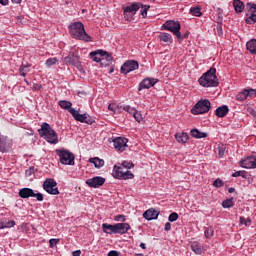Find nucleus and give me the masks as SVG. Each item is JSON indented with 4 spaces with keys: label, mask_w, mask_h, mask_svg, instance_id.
<instances>
[{
    "label": "nucleus",
    "mask_w": 256,
    "mask_h": 256,
    "mask_svg": "<svg viewBox=\"0 0 256 256\" xmlns=\"http://www.w3.org/2000/svg\"><path fill=\"white\" fill-rule=\"evenodd\" d=\"M233 7L236 13H243V9H245V4L241 0H234Z\"/></svg>",
    "instance_id": "31"
},
{
    "label": "nucleus",
    "mask_w": 256,
    "mask_h": 256,
    "mask_svg": "<svg viewBox=\"0 0 256 256\" xmlns=\"http://www.w3.org/2000/svg\"><path fill=\"white\" fill-rule=\"evenodd\" d=\"M191 249L196 255H201L203 253V245L199 242H193L191 244Z\"/></svg>",
    "instance_id": "29"
},
{
    "label": "nucleus",
    "mask_w": 256,
    "mask_h": 256,
    "mask_svg": "<svg viewBox=\"0 0 256 256\" xmlns=\"http://www.w3.org/2000/svg\"><path fill=\"white\" fill-rule=\"evenodd\" d=\"M224 184H225V183H224L223 180H221V179H216V180L213 182L214 187H217V188L223 187Z\"/></svg>",
    "instance_id": "50"
},
{
    "label": "nucleus",
    "mask_w": 256,
    "mask_h": 256,
    "mask_svg": "<svg viewBox=\"0 0 256 256\" xmlns=\"http://www.w3.org/2000/svg\"><path fill=\"white\" fill-rule=\"evenodd\" d=\"M89 163H93L94 167L96 169H101L105 165V160L99 158V157H94L89 159Z\"/></svg>",
    "instance_id": "26"
},
{
    "label": "nucleus",
    "mask_w": 256,
    "mask_h": 256,
    "mask_svg": "<svg viewBox=\"0 0 256 256\" xmlns=\"http://www.w3.org/2000/svg\"><path fill=\"white\" fill-rule=\"evenodd\" d=\"M56 64H57V58H48L45 63L47 67H53V65H56Z\"/></svg>",
    "instance_id": "44"
},
{
    "label": "nucleus",
    "mask_w": 256,
    "mask_h": 256,
    "mask_svg": "<svg viewBox=\"0 0 256 256\" xmlns=\"http://www.w3.org/2000/svg\"><path fill=\"white\" fill-rule=\"evenodd\" d=\"M165 231H171V223L167 222L164 226Z\"/></svg>",
    "instance_id": "56"
},
{
    "label": "nucleus",
    "mask_w": 256,
    "mask_h": 256,
    "mask_svg": "<svg viewBox=\"0 0 256 256\" xmlns=\"http://www.w3.org/2000/svg\"><path fill=\"white\" fill-rule=\"evenodd\" d=\"M143 217L144 219H147V221H153V219H157V217H159V212L154 209H148L144 212Z\"/></svg>",
    "instance_id": "21"
},
{
    "label": "nucleus",
    "mask_w": 256,
    "mask_h": 256,
    "mask_svg": "<svg viewBox=\"0 0 256 256\" xmlns=\"http://www.w3.org/2000/svg\"><path fill=\"white\" fill-rule=\"evenodd\" d=\"M72 256H81V250H76L72 253Z\"/></svg>",
    "instance_id": "57"
},
{
    "label": "nucleus",
    "mask_w": 256,
    "mask_h": 256,
    "mask_svg": "<svg viewBox=\"0 0 256 256\" xmlns=\"http://www.w3.org/2000/svg\"><path fill=\"white\" fill-rule=\"evenodd\" d=\"M240 167H243L244 169H255V156H249L240 161Z\"/></svg>",
    "instance_id": "17"
},
{
    "label": "nucleus",
    "mask_w": 256,
    "mask_h": 256,
    "mask_svg": "<svg viewBox=\"0 0 256 256\" xmlns=\"http://www.w3.org/2000/svg\"><path fill=\"white\" fill-rule=\"evenodd\" d=\"M0 5H9V0H0Z\"/></svg>",
    "instance_id": "58"
},
{
    "label": "nucleus",
    "mask_w": 256,
    "mask_h": 256,
    "mask_svg": "<svg viewBox=\"0 0 256 256\" xmlns=\"http://www.w3.org/2000/svg\"><path fill=\"white\" fill-rule=\"evenodd\" d=\"M246 95L248 97H256V90L255 89H246Z\"/></svg>",
    "instance_id": "49"
},
{
    "label": "nucleus",
    "mask_w": 256,
    "mask_h": 256,
    "mask_svg": "<svg viewBox=\"0 0 256 256\" xmlns=\"http://www.w3.org/2000/svg\"><path fill=\"white\" fill-rule=\"evenodd\" d=\"M228 113H229V106L227 105L220 106L215 110L216 117H220V118L227 117Z\"/></svg>",
    "instance_id": "23"
},
{
    "label": "nucleus",
    "mask_w": 256,
    "mask_h": 256,
    "mask_svg": "<svg viewBox=\"0 0 256 256\" xmlns=\"http://www.w3.org/2000/svg\"><path fill=\"white\" fill-rule=\"evenodd\" d=\"M198 81L202 87H217L219 85V78H217V69L211 67L199 78Z\"/></svg>",
    "instance_id": "3"
},
{
    "label": "nucleus",
    "mask_w": 256,
    "mask_h": 256,
    "mask_svg": "<svg viewBox=\"0 0 256 256\" xmlns=\"http://www.w3.org/2000/svg\"><path fill=\"white\" fill-rule=\"evenodd\" d=\"M15 227V220L2 221V229Z\"/></svg>",
    "instance_id": "37"
},
{
    "label": "nucleus",
    "mask_w": 256,
    "mask_h": 256,
    "mask_svg": "<svg viewBox=\"0 0 256 256\" xmlns=\"http://www.w3.org/2000/svg\"><path fill=\"white\" fill-rule=\"evenodd\" d=\"M247 111H248V115H251V116L254 117V119H256V111H255V109L249 108Z\"/></svg>",
    "instance_id": "53"
},
{
    "label": "nucleus",
    "mask_w": 256,
    "mask_h": 256,
    "mask_svg": "<svg viewBox=\"0 0 256 256\" xmlns=\"http://www.w3.org/2000/svg\"><path fill=\"white\" fill-rule=\"evenodd\" d=\"M255 169H256V157H254Z\"/></svg>",
    "instance_id": "64"
},
{
    "label": "nucleus",
    "mask_w": 256,
    "mask_h": 256,
    "mask_svg": "<svg viewBox=\"0 0 256 256\" xmlns=\"http://www.w3.org/2000/svg\"><path fill=\"white\" fill-rule=\"evenodd\" d=\"M233 205H235V202H233V198L224 200L222 202V207L224 209H231V207H233Z\"/></svg>",
    "instance_id": "36"
},
{
    "label": "nucleus",
    "mask_w": 256,
    "mask_h": 256,
    "mask_svg": "<svg viewBox=\"0 0 256 256\" xmlns=\"http://www.w3.org/2000/svg\"><path fill=\"white\" fill-rule=\"evenodd\" d=\"M40 137L45 139L47 143H51V145H57L59 143V136H57V132L51 128L49 123L44 122L41 125V128L38 130Z\"/></svg>",
    "instance_id": "2"
},
{
    "label": "nucleus",
    "mask_w": 256,
    "mask_h": 256,
    "mask_svg": "<svg viewBox=\"0 0 256 256\" xmlns=\"http://www.w3.org/2000/svg\"><path fill=\"white\" fill-rule=\"evenodd\" d=\"M143 7V4L141 2H134L124 8V17L127 19H131L136 13L138 12L139 9Z\"/></svg>",
    "instance_id": "11"
},
{
    "label": "nucleus",
    "mask_w": 256,
    "mask_h": 256,
    "mask_svg": "<svg viewBox=\"0 0 256 256\" xmlns=\"http://www.w3.org/2000/svg\"><path fill=\"white\" fill-rule=\"evenodd\" d=\"M71 37L73 39H78L79 41H84L85 43H89L91 41V37L85 31V25L81 22H73L68 26Z\"/></svg>",
    "instance_id": "1"
},
{
    "label": "nucleus",
    "mask_w": 256,
    "mask_h": 256,
    "mask_svg": "<svg viewBox=\"0 0 256 256\" xmlns=\"http://www.w3.org/2000/svg\"><path fill=\"white\" fill-rule=\"evenodd\" d=\"M28 67H31V65H22L19 69L21 77H27V73H29Z\"/></svg>",
    "instance_id": "39"
},
{
    "label": "nucleus",
    "mask_w": 256,
    "mask_h": 256,
    "mask_svg": "<svg viewBox=\"0 0 256 256\" xmlns=\"http://www.w3.org/2000/svg\"><path fill=\"white\" fill-rule=\"evenodd\" d=\"M19 197L21 199H29L30 197H35L38 201H43L44 197L42 193H35V191L31 188H21L18 192Z\"/></svg>",
    "instance_id": "8"
},
{
    "label": "nucleus",
    "mask_w": 256,
    "mask_h": 256,
    "mask_svg": "<svg viewBox=\"0 0 256 256\" xmlns=\"http://www.w3.org/2000/svg\"><path fill=\"white\" fill-rule=\"evenodd\" d=\"M247 90L244 89L242 92L238 93L236 95V100L237 101H245V99H247Z\"/></svg>",
    "instance_id": "38"
},
{
    "label": "nucleus",
    "mask_w": 256,
    "mask_h": 256,
    "mask_svg": "<svg viewBox=\"0 0 256 256\" xmlns=\"http://www.w3.org/2000/svg\"><path fill=\"white\" fill-rule=\"evenodd\" d=\"M190 14L194 15V17H201V15H202L201 6H196V7L190 8Z\"/></svg>",
    "instance_id": "33"
},
{
    "label": "nucleus",
    "mask_w": 256,
    "mask_h": 256,
    "mask_svg": "<svg viewBox=\"0 0 256 256\" xmlns=\"http://www.w3.org/2000/svg\"><path fill=\"white\" fill-rule=\"evenodd\" d=\"M26 85H31V83H29V81H27V79H24Z\"/></svg>",
    "instance_id": "63"
},
{
    "label": "nucleus",
    "mask_w": 256,
    "mask_h": 256,
    "mask_svg": "<svg viewBox=\"0 0 256 256\" xmlns=\"http://www.w3.org/2000/svg\"><path fill=\"white\" fill-rule=\"evenodd\" d=\"M137 69H139V62L135 60H128L121 66V73H123V75H127V73L137 71Z\"/></svg>",
    "instance_id": "12"
},
{
    "label": "nucleus",
    "mask_w": 256,
    "mask_h": 256,
    "mask_svg": "<svg viewBox=\"0 0 256 256\" xmlns=\"http://www.w3.org/2000/svg\"><path fill=\"white\" fill-rule=\"evenodd\" d=\"M204 235H205L206 239H211V237H213V235H215V230L213 229L212 226H210L205 229Z\"/></svg>",
    "instance_id": "35"
},
{
    "label": "nucleus",
    "mask_w": 256,
    "mask_h": 256,
    "mask_svg": "<svg viewBox=\"0 0 256 256\" xmlns=\"http://www.w3.org/2000/svg\"><path fill=\"white\" fill-rule=\"evenodd\" d=\"M114 179H133L135 175L131 173V171L126 170L123 168V166H117L115 165L112 172Z\"/></svg>",
    "instance_id": "6"
},
{
    "label": "nucleus",
    "mask_w": 256,
    "mask_h": 256,
    "mask_svg": "<svg viewBox=\"0 0 256 256\" xmlns=\"http://www.w3.org/2000/svg\"><path fill=\"white\" fill-rule=\"evenodd\" d=\"M140 247L141 249H147V247L145 246V243H140Z\"/></svg>",
    "instance_id": "61"
},
{
    "label": "nucleus",
    "mask_w": 256,
    "mask_h": 256,
    "mask_svg": "<svg viewBox=\"0 0 256 256\" xmlns=\"http://www.w3.org/2000/svg\"><path fill=\"white\" fill-rule=\"evenodd\" d=\"M127 143H129L127 138L117 137L113 139L114 148L116 151H120L121 153L127 149Z\"/></svg>",
    "instance_id": "14"
},
{
    "label": "nucleus",
    "mask_w": 256,
    "mask_h": 256,
    "mask_svg": "<svg viewBox=\"0 0 256 256\" xmlns=\"http://www.w3.org/2000/svg\"><path fill=\"white\" fill-rule=\"evenodd\" d=\"M12 3H21V0H12Z\"/></svg>",
    "instance_id": "62"
},
{
    "label": "nucleus",
    "mask_w": 256,
    "mask_h": 256,
    "mask_svg": "<svg viewBox=\"0 0 256 256\" xmlns=\"http://www.w3.org/2000/svg\"><path fill=\"white\" fill-rule=\"evenodd\" d=\"M56 155H58L62 165H75V154L69 150H56Z\"/></svg>",
    "instance_id": "5"
},
{
    "label": "nucleus",
    "mask_w": 256,
    "mask_h": 256,
    "mask_svg": "<svg viewBox=\"0 0 256 256\" xmlns=\"http://www.w3.org/2000/svg\"><path fill=\"white\" fill-rule=\"evenodd\" d=\"M57 243H59V240L52 238L49 240V245L51 248L55 247V245H57Z\"/></svg>",
    "instance_id": "52"
},
{
    "label": "nucleus",
    "mask_w": 256,
    "mask_h": 256,
    "mask_svg": "<svg viewBox=\"0 0 256 256\" xmlns=\"http://www.w3.org/2000/svg\"><path fill=\"white\" fill-rule=\"evenodd\" d=\"M102 229L104 233H107L108 235H116V224L112 225L104 223L102 224Z\"/></svg>",
    "instance_id": "25"
},
{
    "label": "nucleus",
    "mask_w": 256,
    "mask_h": 256,
    "mask_svg": "<svg viewBox=\"0 0 256 256\" xmlns=\"http://www.w3.org/2000/svg\"><path fill=\"white\" fill-rule=\"evenodd\" d=\"M58 105L61 107V109H66V111H69L70 109H72L71 107L73 106V103L67 100H60L58 102Z\"/></svg>",
    "instance_id": "32"
},
{
    "label": "nucleus",
    "mask_w": 256,
    "mask_h": 256,
    "mask_svg": "<svg viewBox=\"0 0 256 256\" xmlns=\"http://www.w3.org/2000/svg\"><path fill=\"white\" fill-rule=\"evenodd\" d=\"M218 155L219 157H223L225 155V146L218 147Z\"/></svg>",
    "instance_id": "51"
},
{
    "label": "nucleus",
    "mask_w": 256,
    "mask_h": 256,
    "mask_svg": "<svg viewBox=\"0 0 256 256\" xmlns=\"http://www.w3.org/2000/svg\"><path fill=\"white\" fill-rule=\"evenodd\" d=\"M248 7H250V13L247 14L246 23L253 25L256 23V4L248 3Z\"/></svg>",
    "instance_id": "16"
},
{
    "label": "nucleus",
    "mask_w": 256,
    "mask_h": 256,
    "mask_svg": "<svg viewBox=\"0 0 256 256\" xmlns=\"http://www.w3.org/2000/svg\"><path fill=\"white\" fill-rule=\"evenodd\" d=\"M104 53H105V51H103V50H96V51L90 52L89 56L96 63H101V59H103Z\"/></svg>",
    "instance_id": "22"
},
{
    "label": "nucleus",
    "mask_w": 256,
    "mask_h": 256,
    "mask_svg": "<svg viewBox=\"0 0 256 256\" xmlns=\"http://www.w3.org/2000/svg\"><path fill=\"white\" fill-rule=\"evenodd\" d=\"M43 189L49 195H59V188H57V182L53 178H48L43 183Z\"/></svg>",
    "instance_id": "9"
},
{
    "label": "nucleus",
    "mask_w": 256,
    "mask_h": 256,
    "mask_svg": "<svg viewBox=\"0 0 256 256\" xmlns=\"http://www.w3.org/2000/svg\"><path fill=\"white\" fill-rule=\"evenodd\" d=\"M162 27L165 31H170L176 37H181V23L179 21L167 20Z\"/></svg>",
    "instance_id": "7"
},
{
    "label": "nucleus",
    "mask_w": 256,
    "mask_h": 256,
    "mask_svg": "<svg viewBox=\"0 0 256 256\" xmlns=\"http://www.w3.org/2000/svg\"><path fill=\"white\" fill-rule=\"evenodd\" d=\"M65 63L69 65H79V56L75 54H69L67 57L64 58Z\"/></svg>",
    "instance_id": "24"
},
{
    "label": "nucleus",
    "mask_w": 256,
    "mask_h": 256,
    "mask_svg": "<svg viewBox=\"0 0 256 256\" xmlns=\"http://www.w3.org/2000/svg\"><path fill=\"white\" fill-rule=\"evenodd\" d=\"M120 166L123 167V169H125L126 171H129V169L133 167V163L124 161Z\"/></svg>",
    "instance_id": "47"
},
{
    "label": "nucleus",
    "mask_w": 256,
    "mask_h": 256,
    "mask_svg": "<svg viewBox=\"0 0 256 256\" xmlns=\"http://www.w3.org/2000/svg\"><path fill=\"white\" fill-rule=\"evenodd\" d=\"M86 185L92 189H99V187H103V185H105V178L101 176H95L93 178L87 179Z\"/></svg>",
    "instance_id": "13"
},
{
    "label": "nucleus",
    "mask_w": 256,
    "mask_h": 256,
    "mask_svg": "<svg viewBox=\"0 0 256 256\" xmlns=\"http://www.w3.org/2000/svg\"><path fill=\"white\" fill-rule=\"evenodd\" d=\"M108 256H119V252H118V251H115V250H111V251L108 253Z\"/></svg>",
    "instance_id": "55"
},
{
    "label": "nucleus",
    "mask_w": 256,
    "mask_h": 256,
    "mask_svg": "<svg viewBox=\"0 0 256 256\" xmlns=\"http://www.w3.org/2000/svg\"><path fill=\"white\" fill-rule=\"evenodd\" d=\"M232 177H242L243 179H247V172L236 171V172L232 173Z\"/></svg>",
    "instance_id": "41"
},
{
    "label": "nucleus",
    "mask_w": 256,
    "mask_h": 256,
    "mask_svg": "<svg viewBox=\"0 0 256 256\" xmlns=\"http://www.w3.org/2000/svg\"><path fill=\"white\" fill-rule=\"evenodd\" d=\"M177 219H179V214H177L176 212L171 213L168 217L170 223L177 221Z\"/></svg>",
    "instance_id": "45"
},
{
    "label": "nucleus",
    "mask_w": 256,
    "mask_h": 256,
    "mask_svg": "<svg viewBox=\"0 0 256 256\" xmlns=\"http://www.w3.org/2000/svg\"><path fill=\"white\" fill-rule=\"evenodd\" d=\"M140 12H141V15H142V17H143V19H145V17H147V11H149V9H150V6H147V5H143L142 4V7H140Z\"/></svg>",
    "instance_id": "43"
},
{
    "label": "nucleus",
    "mask_w": 256,
    "mask_h": 256,
    "mask_svg": "<svg viewBox=\"0 0 256 256\" xmlns=\"http://www.w3.org/2000/svg\"><path fill=\"white\" fill-rule=\"evenodd\" d=\"M228 193H235V188H229Z\"/></svg>",
    "instance_id": "60"
},
{
    "label": "nucleus",
    "mask_w": 256,
    "mask_h": 256,
    "mask_svg": "<svg viewBox=\"0 0 256 256\" xmlns=\"http://www.w3.org/2000/svg\"><path fill=\"white\" fill-rule=\"evenodd\" d=\"M175 139L177 143H180L181 145H185V143L189 141V134L185 132H178L175 134Z\"/></svg>",
    "instance_id": "20"
},
{
    "label": "nucleus",
    "mask_w": 256,
    "mask_h": 256,
    "mask_svg": "<svg viewBox=\"0 0 256 256\" xmlns=\"http://www.w3.org/2000/svg\"><path fill=\"white\" fill-rule=\"evenodd\" d=\"M158 39H160V41H163V43H173V36H171V34L167 32L160 33Z\"/></svg>",
    "instance_id": "27"
},
{
    "label": "nucleus",
    "mask_w": 256,
    "mask_h": 256,
    "mask_svg": "<svg viewBox=\"0 0 256 256\" xmlns=\"http://www.w3.org/2000/svg\"><path fill=\"white\" fill-rule=\"evenodd\" d=\"M41 85L39 84H33L32 91H40Z\"/></svg>",
    "instance_id": "54"
},
{
    "label": "nucleus",
    "mask_w": 256,
    "mask_h": 256,
    "mask_svg": "<svg viewBox=\"0 0 256 256\" xmlns=\"http://www.w3.org/2000/svg\"><path fill=\"white\" fill-rule=\"evenodd\" d=\"M126 219H127V217L123 214H119L114 217V221H118L121 223H125Z\"/></svg>",
    "instance_id": "46"
},
{
    "label": "nucleus",
    "mask_w": 256,
    "mask_h": 256,
    "mask_svg": "<svg viewBox=\"0 0 256 256\" xmlns=\"http://www.w3.org/2000/svg\"><path fill=\"white\" fill-rule=\"evenodd\" d=\"M134 119L138 122L141 123L143 121V116L141 115V112L135 110L134 114H132Z\"/></svg>",
    "instance_id": "42"
},
{
    "label": "nucleus",
    "mask_w": 256,
    "mask_h": 256,
    "mask_svg": "<svg viewBox=\"0 0 256 256\" xmlns=\"http://www.w3.org/2000/svg\"><path fill=\"white\" fill-rule=\"evenodd\" d=\"M246 49L252 54L256 55V39H252L246 43Z\"/></svg>",
    "instance_id": "30"
},
{
    "label": "nucleus",
    "mask_w": 256,
    "mask_h": 256,
    "mask_svg": "<svg viewBox=\"0 0 256 256\" xmlns=\"http://www.w3.org/2000/svg\"><path fill=\"white\" fill-rule=\"evenodd\" d=\"M113 63V56H111L107 51H104V54L100 60V65L102 67H109Z\"/></svg>",
    "instance_id": "19"
},
{
    "label": "nucleus",
    "mask_w": 256,
    "mask_h": 256,
    "mask_svg": "<svg viewBox=\"0 0 256 256\" xmlns=\"http://www.w3.org/2000/svg\"><path fill=\"white\" fill-rule=\"evenodd\" d=\"M69 113H71L72 117H74V119L80 123H87V125H93L94 123L91 116L88 114H80L79 111L75 110V108H71Z\"/></svg>",
    "instance_id": "10"
},
{
    "label": "nucleus",
    "mask_w": 256,
    "mask_h": 256,
    "mask_svg": "<svg viewBox=\"0 0 256 256\" xmlns=\"http://www.w3.org/2000/svg\"><path fill=\"white\" fill-rule=\"evenodd\" d=\"M190 135L194 137V139H205L207 137V133L201 132L198 129H192Z\"/></svg>",
    "instance_id": "28"
},
{
    "label": "nucleus",
    "mask_w": 256,
    "mask_h": 256,
    "mask_svg": "<svg viewBox=\"0 0 256 256\" xmlns=\"http://www.w3.org/2000/svg\"><path fill=\"white\" fill-rule=\"evenodd\" d=\"M118 107H119V109H123V111H126V113H129V115H133L136 111L135 108H133L129 105H120Z\"/></svg>",
    "instance_id": "34"
},
{
    "label": "nucleus",
    "mask_w": 256,
    "mask_h": 256,
    "mask_svg": "<svg viewBox=\"0 0 256 256\" xmlns=\"http://www.w3.org/2000/svg\"><path fill=\"white\" fill-rule=\"evenodd\" d=\"M131 229L129 223H117L116 224V235H125Z\"/></svg>",
    "instance_id": "18"
},
{
    "label": "nucleus",
    "mask_w": 256,
    "mask_h": 256,
    "mask_svg": "<svg viewBox=\"0 0 256 256\" xmlns=\"http://www.w3.org/2000/svg\"><path fill=\"white\" fill-rule=\"evenodd\" d=\"M240 225H245V227H249L251 225V218H245L243 216L240 217Z\"/></svg>",
    "instance_id": "40"
},
{
    "label": "nucleus",
    "mask_w": 256,
    "mask_h": 256,
    "mask_svg": "<svg viewBox=\"0 0 256 256\" xmlns=\"http://www.w3.org/2000/svg\"><path fill=\"white\" fill-rule=\"evenodd\" d=\"M158 82L159 80L155 78H145L140 82L138 91H143V89H151V87H154Z\"/></svg>",
    "instance_id": "15"
},
{
    "label": "nucleus",
    "mask_w": 256,
    "mask_h": 256,
    "mask_svg": "<svg viewBox=\"0 0 256 256\" xmlns=\"http://www.w3.org/2000/svg\"><path fill=\"white\" fill-rule=\"evenodd\" d=\"M211 109V102L208 99L198 101L194 107L191 109L193 115H203L204 113H209Z\"/></svg>",
    "instance_id": "4"
},
{
    "label": "nucleus",
    "mask_w": 256,
    "mask_h": 256,
    "mask_svg": "<svg viewBox=\"0 0 256 256\" xmlns=\"http://www.w3.org/2000/svg\"><path fill=\"white\" fill-rule=\"evenodd\" d=\"M190 35L189 31H186L184 34H181L180 32V37H177L178 41H183V39H188Z\"/></svg>",
    "instance_id": "48"
},
{
    "label": "nucleus",
    "mask_w": 256,
    "mask_h": 256,
    "mask_svg": "<svg viewBox=\"0 0 256 256\" xmlns=\"http://www.w3.org/2000/svg\"><path fill=\"white\" fill-rule=\"evenodd\" d=\"M108 109L109 111H115V105L109 104Z\"/></svg>",
    "instance_id": "59"
}]
</instances>
